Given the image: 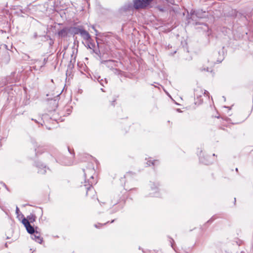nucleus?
I'll return each instance as SVG.
<instances>
[{"mask_svg": "<svg viewBox=\"0 0 253 253\" xmlns=\"http://www.w3.org/2000/svg\"><path fill=\"white\" fill-rule=\"evenodd\" d=\"M153 0H134V7L136 8H143L150 4Z\"/></svg>", "mask_w": 253, "mask_h": 253, "instance_id": "obj_1", "label": "nucleus"}, {"mask_svg": "<svg viewBox=\"0 0 253 253\" xmlns=\"http://www.w3.org/2000/svg\"><path fill=\"white\" fill-rule=\"evenodd\" d=\"M22 222L24 225V226L29 233L33 234L35 233V231L34 227L30 225L29 221L26 218H24L22 220Z\"/></svg>", "mask_w": 253, "mask_h": 253, "instance_id": "obj_2", "label": "nucleus"}, {"mask_svg": "<svg viewBox=\"0 0 253 253\" xmlns=\"http://www.w3.org/2000/svg\"><path fill=\"white\" fill-rule=\"evenodd\" d=\"M32 238L40 244H41L42 242V238L41 237L40 233L37 231H35V233L32 234Z\"/></svg>", "mask_w": 253, "mask_h": 253, "instance_id": "obj_3", "label": "nucleus"}, {"mask_svg": "<svg viewBox=\"0 0 253 253\" xmlns=\"http://www.w3.org/2000/svg\"><path fill=\"white\" fill-rule=\"evenodd\" d=\"M80 34H81V36H82V37L84 40H88L90 38V36L89 34H88V33L85 30H81L80 31Z\"/></svg>", "mask_w": 253, "mask_h": 253, "instance_id": "obj_4", "label": "nucleus"}, {"mask_svg": "<svg viewBox=\"0 0 253 253\" xmlns=\"http://www.w3.org/2000/svg\"><path fill=\"white\" fill-rule=\"evenodd\" d=\"M35 219H36V216L33 214L29 215L27 218V219L29 221V223L33 222L35 221Z\"/></svg>", "mask_w": 253, "mask_h": 253, "instance_id": "obj_5", "label": "nucleus"}, {"mask_svg": "<svg viewBox=\"0 0 253 253\" xmlns=\"http://www.w3.org/2000/svg\"><path fill=\"white\" fill-rule=\"evenodd\" d=\"M91 191L92 192H94L93 189L91 187H89V188H87V192H86V195H88V192H91Z\"/></svg>", "mask_w": 253, "mask_h": 253, "instance_id": "obj_6", "label": "nucleus"}, {"mask_svg": "<svg viewBox=\"0 0 253 253\" xmlns=\"http://www.w3.org/2000/svg\"><path fill=\"white\" fill-rule=\"evenodd\" d=\"M39 172H40L42 174H43L45 172V169L41 170L40 171H39Z\"/></svg>", "mask_w": 253, "mask_h": 253, "instance_id": "obj_7", "label": "nucleus"}, {"mask_svg": "<svg viewBox=\"0 0 253 253\" xmlns=\"http://www.w3.org/2000/svg\"><path fill=\"white\" fill-rule=\"evenodd\" d=\"M19 212V210L18 208L17 207H16V214H18Z\"/></svg>", "mask_w": 253, "mask_h": 253, "instance_id": "obj_8", "label": "nucleus"}, {"mask_svg": "<svg viewBox=\"0 0 253 253\" xmlns=\"http://www.w3.org/2000/svg\"><path fill=\"white\" fill-rule=\"evenodd\" d=\"M204 94H207V95H208L209 94V92L207 91V90H204Z\"/></svg>", "mask_w": 253, "mask_h": 253, "instance_id": "obj_9", "label": "nucleus"}, {"mask_svg": "<svg viewBox=\"0 0 253 253\" xmlns=\"http://www.w3.org/2000/svg\"><path fill=\"white\" fill-rule=\"evenodd\" d=\"M62 32H63L62 31H60V32H59V35H61V34H62Z\"/></svg>", "mask_w": 253, "mask_h": 253, "instance_id": "obj_10", "label": "nucleus"}]
</instances>
